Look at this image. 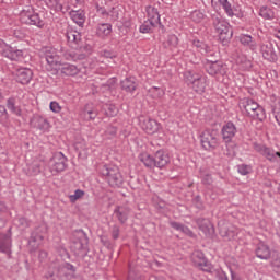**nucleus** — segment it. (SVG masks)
I'll list each match as a JSON object with an SVG mask.
<instances>
[{"mask_svg": "<svg viewBox=\"0 0 280 280\" xmlns=\"http://www.w3.org/2000/svg\"><path fill=\"white\" fill-rule=\"evenodd\" d=\"M211 23L217 34H219V40L222 45H229V43H231V38H233V28H231V24H229L220 13L211 15Z\"/></svg>", "mask_w": 280, "mask_h": 280, "instance_id": "1", "label": "nucleus"}, {"mask_svg": "<svg viewBox=\"0 0 280 280\" xmlns=\"http://www.w3.org/2000/svg\"><path fill=\"white\" fill-rule=\"evenodd\" d=\"M139 159L149 170H154V167L163 170V167H167V165H170V154L164 150L156 151L153 156L149 153H141Z\"/></svg>", "mask_w": 280, "mask_h": 280, "instance_id": "2", "label": "nucleus"}, {"mask_svg": "<svg viewBox=\"0 0 280 280\" xmlns=\"http://www.w3.org/2000/svg\"><path fill=\"white\" fill-rule=\"evenodd\" d=\"M100 174L104 176L110 187H121L124 185V175L116 165H101Z\"/></svg>", "mask_w": 280, "mask_h": 280, "instance_id": "3", "label": "nucleus"}, {"mask_svg": "<svg viewBox=\"0 0 280 280\" xmlns=\"http://www.w3.org/2000/svg\"><path fill=\"white\" fill-rule=\"evenodd\" d=\"M240 108L245 110L252 119H258V121H264V119H266V110H264V107L259 106L253 98H243L240 102Z\"/></svg>", "mask_w": 280, "mask_h": 280, "instance_id": "4", "label": "nucleus"}, {"mask_svg": "<svg viewBox=\"0 0 280 280\" xmlns=\"http://www.w3.org/2000/svg\"><path fill=\"white\" fill-rule=\"evenodd\" d=\"M184 78L188 86H191L196 93H205L207 89V77L198 74L194 71H186Z\"/></svg>", "mask_w": 280, "mask_h": 280, "instance_id": "5", "label": "nucleus"}, {"mask_svg": "<svg viewBox=\"0 0 280 280\" xmlns=\"http://www.w3.org/2000/svg\"><path fill=\"white\" fill-rule=\"evenodd\" d=\"M0 54L3 58H8L12 62H21L25 58V51L23 49L12 47L3 39H0Z\"/></svg>", "mask_w": 280, "mask_h": 280, "instance_id": "6", "label": "nucleus"}, {"mask_svg": "<svg viewBox=\"0 0 280 280\" xmlns=\"http://www.w3.org/2000/svg\"><path fill=\"white\" fill-rule=\"evenodd\" d=\"M200 141L203 150L208 152H213L220 147V139L218 138V132L213 129H206L200 135Z\"/></svg>", "mask_w": 280, "mask_h": 280, "instance_id": "7", "label": "nucleus"}, {"mask_svg": "<svg viewBox=\"0 0 280 280\" xmlns=\"http://www.w3.org/2000/svg\"><path fill=\"white\" fill-rule=\"evenodd\" d=\"M21 22L24 23V25H34L35 27H38L39 30H43L45 27V22L43 19H40V14L34 12V9H27L23 10L20 14Z\"/></svg>", "mask_w": 280, "mask_h": 280, "instance_id": "8", "label": "nucleus"}, {"mask_svg": "<svg viewBox=\"0 0 280 280\" xmlns=\"http://www.w3.org/2000/svg\"><path fill=\"white\" fill-rule=\"evenodd\" d=\"M237 135V126L233 121L225 122L221 128V137L226 148H237L233 139Z\"/></svg>", "mask_w": 280, "mask_h": 280, "instance_id": "9", "label": "nucleus"}, {"mask_svg": "<svg viewBox=\"0 0 280 280\" xmlns=\"http://www.w3.org/2000/svg\"><path fill=\"white\" fill-rule=\"evenodd\" d=\"M44 58L48 65V71H58V67L62 63L60 62V56L56 48L46 47L43 49Z\"/></svg>", "mask_w": 280, "mask_h": 280, "instance_id": "10", "label": "nucleus"}, {"mask_svg": "<svg viewBox=\"0 0 280 280\" xmlns=\"http://www.w3.org/2000/svg\"><path fill=\"white\" fill-rule=\"evenodd\" d=\"M71 248L79 257H86L89 255V236L86 233L81 232V236L72 243Z\"/></svg>", "mask_w": 280, "mask_h": 280, "instance_id": "11", "label": "nucleus"}, {"mask_svg": "<svg viewBox=\"0 0 280 280\" xmlns=\"http://www.w3.org/2000/svg\"><path fill=\"white\" fill-rule=\"evenodd\" d=\"M253 148L255 152H258V154H261V156L271 163H275L277 162V159H280V152L275 151V149H270V147H267L266 144L254 142Z\"/></svg>", "mask_w": 280, "mask_h": 280, "instance_id": "12", "label": "nucleus"}, {"mask_svg": "<svg viewBox=\"0 0 280 280\" xmlns=\"http://www.w3.org/2000/svg\"><path fill=\"white\" fill-rule=\"evenodd\" d=\"M205 69L209 75H226V65L219 60L207 59Z\"/></svg>", "mask_w": 280, "mask_h": 280, "instance_id": "13", "label": "nucleus"}, {"mask_svg": "<svg viewBox=\"0 0 280 280\" xmlns=\"http://www.w3.org/2000/svg\"><path fill=\"white\" fill-rule=\"evenodd\" d=\"M0 253L7 255L8 259L12 258V228L8 233L0 232Z\"/></svg>", "mask_w": 280, "mask_h": 280, "instance_id": "14", "label": "nucleus"}, {"mask_svg": "<svg viewBox=\"0 0 280 280\" xmlns=\"http://www.w3.org/2000/svg\"><path fill=\"white\" fill-rule=\"evenodd\" d=\"M52 172H65L67 170V156L62 152L56 153L48 163Z\"/></svg>", "mask_w": 280, "mask_h": 280, "instance_id": "15", "label": "nucleus"}, {"mask_svg": "<svg viewBox=\"0 0 280 280\" xmlns=\"http://www.w3.org/2000/svg\"><path fill=\"white\" fill-rule=\"evenodd\" d=\"M192 262L197 268H200L203 272H208L211 270V267L213 266L207 257H205V253L200 250H195L191 256Z\"/></svg>", "mask_w": 280, "mask_h": 280, "instance_id": "16", "label": "nucleus"}, {"mask_svg": "<svg viewBox=\"0 0 280 280\" xmlns=\"http://www.w3.org/2000/svg\"><path fill=\"white\" fill-rule=\"evenodd\" d=\"M43 240H45V236H43L42 228H36L34 231L31 232V236L28 240L31 253H35V250H38L39 246L43 244Z\"/></svg>", "mask_w": 280, "mask_h": 280, "instance_id": "17", "label": "nucleus"}, {"mask_svg": "<svg viewBox=\"0 0 280 280\" xmlns=\"http://www.w3.org/2000/svg\"><path fill=\"white\" fill-rule=\"evenodd\" d=\"M15 77L16 82L20 84H27L32 82V78H34V72L30 68H19L13 73Z\"/></svg>", "mask_w": 280, "mask_h": 280, "instance_id": "18", "label": "nucleus"}, {"mask_svg": "<svg viewBox=\"0 0 280 280\" xmlns=\"http://www.w3.org/2000/svg\"><path fill=\"white\" fill-rule=\"evenodd\" d=\"M66 38L71 49H80V43H82V34H80V32L69 30L66 32Z\"/></svg>", "mask_w": 280, "mask_h": 280, "instance_id": "19", "label": "nucleus"}, {"mask_svg": "<svg viewBox=\"0 0 280 280\" xmlns=\"http://www.w3.org/2000/svg\"><path fill=\"white\" fill-rule=\"evenodd\" d=\"M260 54L265 60H268V62H275V60H277V52H275V48L270 42L260 44Z\"/></svg>", "mask_w": 280, "mask_h": 280, "instance_id": "20", "label": "nucleus"}, {"mask_svg": "<svg viewBox=\"0 0 280 280\" xmlns=\"http://www.w3.org/2000/svg\"><path fill=\"white\" fill-rule=\"evenodd\" d=\"M195 222L198 229L202 231L203 235H206V237H211V235H213V224L211 221H209V219L197 218Z\"/></svg>", "mask_w": 280, "mask_h": 280, "instance_id": "21", "label": "nucleus"}, {"mask_svg": "<svg viewBox=\"0 0 280 280\" xmlns=\"http://www.w3.org/2000/svg\"><path fill=\"white\" fill-rule=\"evenodd\" d=\"M57 71H60L61 75L73 77L80 73V68L73 63H59Z\"/></svg>", "mask_w": 280, "mask_h": 280, "instance_id": "22", "label": "nucleus"}, {"mask_svg": "<svg viewBox=\"0 0 280 280\" xmlns=\"http://www.w3.org/2000/svg\"><path fill=\"white\" fill-rule=\"evenodd\" d=\"M139 84L137 83V79L135 77H127L125 80L120 82V88L126 93H133L137 91Z\"/></svg>", "mask_w": 280, "mask_h": 280, "instance_id": "23", "label": "nucleus"}, {"mask_svg": "<svg viewBox=\"0 0 280 280\" xmlns=\"http://www.w3.org/2000/svg\"><path fill=\"white\" fill-rule=\"evenodd\" d=\"M192 45H194V47H197V49H198V51H200V54H202L203 56H207L208 58H213V56H215V51H213V49H211V46L205 44L203 42H201L199 39H194Z\"/></svg>", "mask_w": 280, "mask_h": 280, "instance_id": "24", "label": "nucleus"}, {"mask_svg": "<svg viewBox=\"0 0 280 280\" xmlns=\"http://www.w3.org/2000/svg\"><path fill=\"white\" fill-rule=\"evenodd\" d=\"M141 128L147 135H154L159 132V122L152 118H145L141 124Z\"/></svg>", "mask_w": 280, "mask_h": 280, "instance_id": "25", "label": "nucleus"}, {"mask_svg": "<svg viewBox=\"0 0 280 280\" xmlns=\"http://www.w3.org/2000/svg\"><path fill=\"white\" fill-rule=\"evenodd\" d=\"M32 124L34 128L42 130V132H47L50 128L49 120L45 116L40 115L34 116Z\"/></svg>", "mask_w": 280, "mask_h": 280, "instance_id": "26", "label": "nucleus"}, {"mask_svg": "<svg viewBox=\"0 0 280 280\" xmlns=\"http://www.w3.org/2000/svg\"><path fill=\"white\" fill-rule=\"evenodd\" d=\"M219 5H221L222 10H224L226 16L230 19H233V16L240 18V11L229 0H218Z\"/></svg>", "mask_w": 280, "mask_h": 280, "instance_id": "27", "label": "nucleus"}, {"mask_svg": "<svg viewBox=\"0 0 280 280\" xmlns=\"http://www.w3.org/2000/svg\"><path fill=\"white\" fill-rule=\"evenodd\" d=\"M145 12L148 15V21H152L155 25H160V27H164L163 23H161V14H159V9L148 5L145 8Z\"/></svg>", "mask_w": 280, "mask_h": 280, "instance_id": "28", "label": "nucleus"}, {"mask_svg": "<svg viewBox=\"0 0 280 280\" xmlns=\"http://www.w3.org/2000/svg\"><path fill=\"white\" fill-rule=\"evenodd\" d=\"M114 214L116 215L120 224H126V222H128V215H130V208L118 206L115 208Z\"/></svg>", "mask_w": 280, "mask_h": 280, "instance_id": "29", "label": "nucleus"}, {"mask_svg": "<svg viewBox=\"0 0 280 280\" xmlns=\"http://www.w3.org/2000/svg\"><path fill=\"white\" fill-rule=\"evenodd\" d=\"M238 40L241 45H243L244 47H248L250 51H257V42L255 40V38H253V36L248 34H241Z\"/></svg>", "mask_w": 280, "mask_h": 280, "instance_id": "30", "label": "nucleus"}, {"mask_svg": "<svg viewBox=\"0 0 280 280\" xmlns=\"http://www.w3.org/2000/svg\"><path fill=\"white\" fill-rule=\"evenodd\" d=\"M170 226H172V229H175V231H180V233H184V235H187L188 237H191L192 240H195L196 237V233H194V231H191V229H189V226L176 222V221H171L170 222Z\"/></svg>", "mask_w": 280, "mask_h": 280, "instance_id": "31", "label": "nucleus"}, {"mask_svg": "<svg viewBox=\"0 0 280 280\" xmlns=\"http://www.w3.org/2000/svg\"><path fill=\"white\" fill-rule=\"evenodd\" d=\"M255 255L258 259H270V247L264 243H258L255 249Z\"/></svg>", "mask_w": 280, "mask_h": 280, "instance_id": "32", "label": "nucleus"}, {"mask_svg": "<svg viewBox=\"0 0 280 280\" xmlns=\"http://www.w3.org/2000/svg\"><path fill=\"white\" fill-rule=\"evenodd\" d=\"M7 108L12 113V115H15L16 117H22L23 109H21V106L16 103L15 97H9L7 100Z\"/></svg>", "mask_w": 280, "mask_h": 280, "instance_id": "33", "label": "nucleus"}, {"mask_svg": "<svg viewBox=\"0 0 280 280\" xmlns=\"http://www.w3.org/2000/svg\"><path fill=\"white\" fill-rule=\"evenodd\" d=\"M97 14L101 16H112L113 21H117L119 19V12L117 10L113 9L110 12L106 11V8L101 7L96 3L95 5Z\"/></svg>", "mask_w": 280, "mask_h": 280, "instance_id": "34", "label": "nucleus"}, {"mask_svg": "<svg viewBox=\"0 0 280 280\" xmlns=\"http://www.w3.org/2000/svg\"><path fill=\"white\" fill-rule=\"evenodd\" d=\"M206 272L212 275L217 280H229V276H226V272L221 267L214 268L212 265L210 270Z\"/></svg>", "mask_w": 280, "mask_h": 280, "instance_id": "35", "label": "nucleus"}, {"mask_svg": "<svg viewBox=\"0 0 280 280\" xmlns=\"http://www.w3.org/2000/svg\"><path fill=\"white\" fill-rule=\"evenodd\" d=\"M113 32V25L110 23L98 24L96 28V34L98 36H110Z\"/></svg>", "mask_w": 280, "mask_h": 280, "instance_id": "36", "label": "nucleus"}, {"mask_svg": "<svg viewBox=\"0 0 280 280\" xmlns=\"http://www.w3.org/2000/svg\"><path fill=\"white\" fill-rule=\"evenodd\" d=\"M154 27H156V24L153 21L147 20L140 25L139 32L140 34H152Z\"/></svg>", "mask_w": 280, "mask_h": 280, "instance_id": "37", "label": "nucleus"}, {"mask_svg": "<svg viewBox=\"0 0 280 280\" xmlns=\"http://www.w3.org/2000/svg\"><path fill=\"white\" fill-rule=\"evenodd\" d=\"M45 165V162L35 161L31 165H28V172L31 176H38L40 174L43 167Z\"/></svg>", "mask_w": 280, "mask_h": 280, "instance_id": "38", "label": "nucleus"}, {"mask_svg": "<svg viewBox=\"0 0 280 280\" xmlns=\"http://www.w3.org/2000/svg\"><path fill=\"white\" fill-rule=\"evenodd\" d=\"M71 16L72 21H74L79 27H82L84 21H86V16H84V12L82 11H72Z\"/></svg>", "mask_w": 280, "mask_h": 280, "instance_id": "39", "label": "nucleus"}, {"mask_svg": "<svg viewBox=\"0 0 280 280\" xmlns=\"http://www.w3.org/2000/svg\"><path fill=\"white\" fill-rule=\"evenodd\" d=\"M259 14L262 19H266L267 21H272L275 19V11L268 7H261L259 10Z\"/></svg>", "mask_w": 280, "mask_h": 280, "instance_id": "40", "label": "nucleus"}, {"mask_svg": "<svg viewBox=\"0 0 280 280\" xmlns=\"http://www.w3.org/2000/svg\"><path fill=\"white\" fill-rule=\"evenodd\" d=\"M237 172L241 176H248V174L253 173V166L248 164H240L237 165Z\"/></svg>", "mask_w": 280, "mask_h": 280, "instance_id": "41", "label": "nucleus"}, {"mask_svg": "<svg viewBox=\"0 0 280 280\" xmlns=\"http://www.w3.org/2000/svg\"><path fill=\"white\" fill-rule=\"evenodd\" d=\"M166 43L171 49H176L178 47V36L168 35Z\"/></svg>", "mask_w": 280, "mask_h": 280, "instance_id": "42", "label": "nucleus"}, {"mask_svg": "<svg viewBox=\"0 0 280 280\" xmlns=\"http://www.w3.org/2000/svg\"><path fill=\"white\" fill-rule=\"evenodd\" d=\"M84 196V190L77 189L73 195H69L70 202H75L77 200H80Z\"/></svg>", "mask_w": 280, "mask_h": 280, "instance_id": "43", "label": "nucleus"}, {"mask_svg": "<svg viewBox=\"0 0 280 280\" xmlns=\"http://www.w3.org/2000/svg\"><path fill=\"white\" fill-rule=\"evenodd\" d=\"M120 233H121V229L119 228V225L117 224L112 225L110 228L112 240H117Z\"/></svg>", "mask_w": 280, "mask_h": 280, "instance_id": "44", "label": "nucleus"}, {"mask_svg": "<svg viewBox=\"0 0 280 280\" xmlns=\"http://www.w3.org/2000/svg\"><path fill=\"white\" fill-rule=\"evenodd\" d=\"M201 183L202 185H211L213 183V177L209 173H201Z\"/></svg>", "mask_w": 280, "mask_h": 280, "instance_id": "45", "label": "nucleus"}, {"mask_svg": "<svg viewBox=\"0 0 280 280\" xmlns=\"http://www.w3.org/2000/svg\"><path fill=\"white\" fill-rule=\"evenodd\" d=\"M127 280H141V276L137 273L132 267H129V275Z\"/></svg>", "mask_w": 280, "mask_h": 280, "instance_id": "46", "label": "nucleus"}, {"mask_svg": "<svg viewBox=\"0 0 280 280\" xmlns=\"http://www.w3.org/2000/svg\"><path fill=\"white\" fill-rule=\"evenodd\" d=\"M84 117H85V119H95V117H97V110L96 109H85Z\"/></svg>", "mask_w": 280, "mask_h": 280, "instance_id": "47", "label": "nucleus"}, {"mask_svg": "<svg viewBox=\"0 0 280 280\" xmlns=\"http://www.w3.org/2000/svg\"><path fill=\"white\" fill-rule=\"evenodd\" d=\"M106 115L107 117H115L117 115V107L115 105H107Z\"/></svg>", "mask_w": 280, "mask_h": 280, "instance_id": "48", "label": "nucleus"}, {"mask_svg": "<svg viewBox=\"0 0 280 280\" xmlns=\"http://www.w3.org/2000/svg\"><path fill=\"white\" fill-rule=\"evenodd\" d=\"M191 19L196 23H200V21H202V19H205V14H202V12H200V11H195L191 14Z\"/></svg>", "mask_w": 280, "mask_h": 280, "instance_id": "49", "label": "nucleus"}, {"mask_svg": "<svg viewBox=\"0 0 280 280\" xmlns=\"http://www.w3.org/2000/svg\"><path fill=\"white\" fill-rule=\"evenodd\" d=\"M49 108L52 113H60V110H62V107L56 101L50 102Z\"/></svg>", "mask_w": 280, "mask_h": 280, "instance_id": "50", "label": "nucleus"}, {"mask_svg": "<svg viewBox=\"0 0 280 280\" xmlns=\"http://www.w3.org/2000/svg\"><path fill=\"white\" fill-rule=\"evenodd\" d=\"M101 55L103 56V58H117V54H115V51L110 50V49H105L101 52Z\"/></svg>", "mask_w": 280, "mask_h": 280, "instance_id": "51", "label": "nucleus"}, {"mask_svg": "<svg viewBox=\"0 0 280 280\" xmlns=\"http://www.w3.org/2000/svg\"><path fill=\"white\" fill-rule=\"evenodd\" d=\"M3 119H8V109H5V106L0 105V121H3Z\"/></svg>", "mask_w": 280, "mask_h": 280, "instance_id": "52", "label": "nucleus"}, {"mask_svg": "<svg viewBox=\"0 0 280 280\" xmlns=\"http://www.w3.org/2000/svg\"><path fill=\"white\" fill-rule=\"evenodd\" d=\"M60 268L61 270H70L71 272H75V266L71 265V262H66Z\"/></svg>", "mask_w": 280, "mask_h": 280, "instance_id": "53", "label": "nucleus"}, {"mask_svg": "<svg viewBox=\"0 0 280 280\" xmlns=\"http://www.w3.org/2000/svg\"><path fill=\"white\" fill-rule=\"evenodd\" d=\"M18 222L22 226V229L30 228V221L27 219L23 218V217L20 218Z\"/></svg>", "mask_w": 280, "mask_h": 280, "instance_id": "54", "label": "nucleus"}, {"mask_svg": "<svg viewBox=\"0 0 280 280\" xmlns=\"http://www.w3.org/2000/svg\"><path fill=\"white\" fill-rule=\"evenodd\" d=\"M194 202L197 209H200V210L205 209V205H202V200L200 199V196L195 197Z\"/></svg>", "mask_w": 280, "mask_h": 280, "instance_id": "55", "label": "nucleus"}, {"mask_svg": "<svg viewBox=\"0 0 280 280\" xmlns=\"http://www.w3.org/2000/svg\"><path fill=\"white\" fill-rule=\"evenodd\" d=\"M39 259H47V252L46 250H39Z\"/></svg>", "mask_w": 280, "mask_h": 280, "instance_id": "56", "label": "nucleus"}, {"mask_svg": "<svg viewBox=\"0 0 280 280\" xmlns=\"http://www.w3.org/2000/svg\"><path fill=\"white\" fill-rule=\"evenodd\" d=\"M231 279L232 280H242V278H240V276H237V273L231 271Z\"/></svg>", "mask_w": 280, "mask_h": 280, "instance_id": "57", "label": "nucleus"}, {"mask_svg": "<svg viewBox=\"0 0 280 280\" xmlns=\"http://www.w3.org/2000/svg\"><path fill=\"white\" fill-rule=\"evenodd\" d=\"M7 207H5V202L0 201V213H2L3 211H7Z\"/></svg>", "mask_w": 280, "mask_h": 280, "instance_id": "58", "label": "nucleus"}, {"mask_svg": "<svg viewBox=\"0 0 280 280\" xmlns=\"http://www.w3.org/2000/svg\"><path fill=\"white\" fill-rule=\"evenodd\" d=\"M244 60H245L246 67H252L250 61H247V60H246V57H242V59H241V60H237V62H244Z\"/></svg>", "mask_w": 280, "mask_h": 280, "instance_id": "59", "label": "nucleus"}, {"mask_svg": "<svg viewBox=\"0 0 280 280\" xmlns=\"http://www.w3.org/2000/svg\"><path fill=\"white\" fill-rule=\"evenodd\" d=\"M0 229H5V219L3 217H0Z\"/></svg>", "mask_w": 280, "mask_h": 280, "instance_id": "60", "label": "nucleus"}, {"mask_svg": "<svg viewBox=\"0 0 280 280\" xmlns=\"http://www.w3.org/2000/svg\"><path fill=\"white\" fill-rule=\"evenodd\" d=\"M149 280H165L163 277H158V276H150Z\"/></svg>", "mask_w": 280, "mask_h": 280, "instance_id": "61", "label": "nucleus"}, {"mask_svg": "<svg viewBox=\"0 0 280 280\" xmlns=\"http://www.w3.org/2000/svg\"><path fill=\"white\" fill-rule=\"evenodd\" d=\"M55 277H56V275H54V273H51V272H48V273L46 275V279H49V280H55Z\"/></svg>", "mask_w": 280, "mask_h": 280, "instance_id": "62", "label": "nucleus"}, {"mask_svg": "<svg viewBox=\"0 0 280 280\" xmlns=\"http://www.w3.org/2000/svg\"><path fill=\"white\" fill-rule=\"evenodd\" d=\"M109 135H117V128L112 127V128L109 129Z\"/></svg>", "mask_w": 280, "mask_h": 280, "instance_id": "63", "label": "nucleus"}, {"mask_svg": "<svg viewBox=\"0 0 280 280\" xmlns=\"http://www.w3.org/2000/svg\"><path fill=\"white\" fill-rule=\"evenodd\" d=\"M273 5H280V0H269Z\"/></svg>", "mask_w": 280, "mask_h": 280, "instance_id": "64", "label": "nucleus"}]
</instances>
